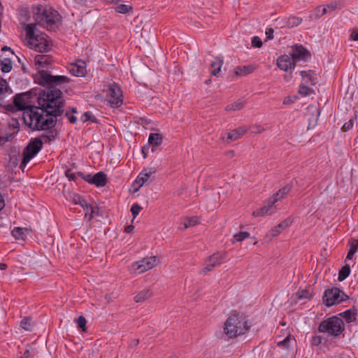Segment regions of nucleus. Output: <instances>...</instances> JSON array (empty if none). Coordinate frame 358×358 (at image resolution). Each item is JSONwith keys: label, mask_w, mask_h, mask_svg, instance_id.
Wrapping results in <instances>:
<instances>
[{"label": "nucleus", "mask_w": 358, "mask_h": 358, "mask_svg": "<svg viewBox=\"0 0 358 358\" xmlns=\"http://www.w3.org/2000/svg\"><path fill=\"white\" fill-rule=\"evenodd\" d=\"M149 149H150V145H145L142 147L141 152H142V154H143L144 158H145L147 157V155L148 153Z\"/></svg>", "instance_id": "052dcab7"}, {"label": "nucleus", "mask_w": 358, "mask_h": 358, "mask_svg": "<svg viewBox=\"0 0 358 358\" xmlns=\"http://www.w3.org/2000/svg\"><path fill=\"white\" fill-rule=\"evenodd\" d=\"M255 68L252 66H244L242 67H237L235 70V74L237 76H245L253 72Z\"/></svg>", "instance_id": "c85d7f7f"}, {"label": "nucleus", "mask_w": 358, "mask_h": 358, "mask_svg": "<svg viewBox=\"0 0 358 358\" xmlns=\"http://www.w3.org/2000/svg\"><path fill=\"white\" fill-rule=\"evenodd\" d=\"M199 223V219L197 217H187L186 221L184 222L183 229H186L188 227H194Z\"/></svg>", "instance_id": "f704fd0d"}, {"label": "nucleus", "mask_w": 358, "mask_h": 358, "mask_svg": "<svg viewBox=\"0 0 358 358\" xmlns=\"http://www.w3.org/2000/svg\"><path fill=\"white\" fill-rule=\"evenodd\" d=\"M326 13H327V8L326 7L318 6L314 11L315 18H319Z\"/></svg>", "instance_id": "37998d69"}, {"label": "nucleus", "mask_w": 358, "mask_h": 358, "mask_svg": "<svg viewBox=\"0 0 358 358\" xmlns=\"http://www.w3.org/2000/svg\"><path fill=\"white\" fill-rule=\"evenodd\" d=\"M152 295V292L149 289H145L140 292H138L134 298V300L136 303H142L145 301L146 299L151 297Z\"/></svg>", "instance_id": "b1692460"}, {"label": "nucleus", "mask_w": 358, "mask_h": 358, "mask_svg": "<svg viewBox=\"0 0 358 358\" xmlns=\"http://www.w3.org/2000/svg\"><path fill=\"white\" fill-rule=\"evenodd\" d=\"M85 211V215H89V220H92L96 210H98L97 206H92L89 204L85 199L82 200L79 204Z\"/></svg>", "instance_id": "5701e85b"}, {"label": "nucleus", "mask_w": 358, "mask_h": 358, "mask_svg": "<svg viewBox=\"0 0 358 358\" xmlns=\"http://www.w3.org/2000/svg\"><path fill=\"white\" fill-rule=\"evenodd\" d=\"M8 127L10 129H16L15 132L10 134V137H13L16 134H17L20 128L19 118L13 117L10 121L8 122Z\"/></svg>", "instance_id": "7c9ffc66"}, {"label": "nucleus", "mask_w": 358, "mask_h": 358, "mask_svg": "<svg viewBox=\"0 0 358 358\" xmlns=\"http://www.w3.org/2000/svg\"><path fill=\"white\" fill-rule=\"evenodd\" d=\"M338 7V3L337 2H331V3L327 5L326 8L327 10L329 9L330 11H333L336 10Z\"/></svg>", "instance_id": "bf43d9fd"}, {"label": "nucleus", "mask_w": 358, "mask_h": 358, "mask_svg": "<svg viewBox=\"0 0 358 358\" xmlns=\"http://www.w3.org/2000/svg\"><path fill=\"white\" fill-rule=\"evenodd\" d=\"M8 90V83L5 80H0V96L4 94Z\"/></svg>", "instance_id": "09e8293b"}, {"label": "nucleus", "mask_w": 358, "mask_h": 358, "mask_svg": "<svg viewBox=\"0 0 358 358\" xmlns=\"http://www.w3.org/2000/svg\"><path fill=\"white\" fill-rule=\"evenodd\" d=\"M292 222V221L291 219H289V218L286 219L278 224V228H281L282 230H284L285 229H286L287 227L290 226Z\"/></svg>", "instance_id": "864d4df0"}, {"label": "nucleus", "mask_w": 358, "mask_h": 358, "mask_svg": "<svg viewBox=\"0 0 358 358\" xmlns=\"http://www.w3.org/2000/svg\"><path fill=\"white\" fill-rule=\"evenodd\" d=\"M25 96H27V93H22V94H17L13 96V104L12 105H8L6 106V110L8 111L14 113L15 110L18 111H23L22 112V120H24V113L27 111L29 109H31V110L34 113H39L37 110L41 109V106L39 105L38 107L33 106H28L27 105L26 101H25Z\"/></svg>", "instance_id": "423d86ee"}, {"label": "nucleus", "mask_w": 358, "mask_h": 358, "mask_svg": "<svg viewBox=\"0 0 358 358\" xmlns=\"http://www.w3.org/2000/svg\"><path fill=\"white\" fill-rule=\"evenodd\" d=\"M81 121L83 122H86L88 120H91L93 122H96V119L94 116L92 115V113L90 111H87L83 114L81 116Z\"/></svg>", "instance_id": "58836bf2"}, {"label": "nucleus", "mask_w": 358, "mask_h": 358, "mask_svg": "<svg viewBox=\"0 0 358 358\" xmlns=\"http://www.w3.org/2000/svg\"><path fill=\"white\" fill-rule=\"evenodd\" d=\"M274 30L272 28H267L266 30V40H271L273 38Z\"/></svg>", "instance_id": "6e6d98bb"}, {"label": "nucleus", "mask_w": 358, "mask_h": 358, "mask_svg": "<svg viewBox=\"0 0 358 358\" xmlns=\"http://www.w3.org/2000/svg\"><path fill=\"white\" fill-rule=\"evenodd\" d=\"M65 176L68 179H76L77 178L80 179H107V175L103 171L98 172L92 176L91 174L85 175L80 171H73L72 169H66L65 171Z\"/></svg>", "instance_id": "9b49d317"}, {"label": "nucleus", "mask_w": 358, "mask_h": 358, "mask_svg": "<svg viewBox=\"0 0 358 358\" xmlns=\"http://www.w3.org/2000/svg\"><path fill=\"white\" fill-rule=\"evenodd\" d=\"M244 105L243 101L239 99L237 101L234 102L231 104L228 105L225 110L227 111H234V110H241Z\"/></svg>", "instance_id": "473e14b6"}, {"label": "nucleus", "mask_w": 358, "mask_h": 358, "mask_svg": "<svg viewBox=\"0 0 358 358\" xmlns=\"http://www.w3.org/2000/svg\"><path fill=\"white\" fill-rule=\"evenodd\" d=\"M292 51L290 53L292 61L299 62V61H306L307 58L310 57L309 52L304 48L302 45H296L292 46Z\"/></svg>", "instance_id": "ddd939ff"}, {"label": "nucleus", "mask_w": 358, "mask_h": 358, "mask_svg": "<svg viewBox=\"0 0 358 358\" xmlns=\"http://www.w3.org/2000/svg\"><path fill=\"white\" fill-rule=\"evenodd\" d=\"M292 59L288 55H282L278 58L277 66L281 70L288 71L289 69H294L296 64L294 62H292Z\"/></svg>", "instance_id": "2eb2a0df"}, {"label": "nucleus", "mask_w": 358, "mask_h": 358, "mask_svg": "<svg viewBox=\"0 0 358 358\" xmlns=\"http://www.w3.org/2000/svg\"><path fill=\"white\" fill-rule=\"evenodd\" d=\"M1 50H2L3 52L8 51V52H9L10 53V55H14V52H13V51L11 50V48H8V47H7V46H3V47L1 48Z\"/></svg>", "instance_id": "774afa93"}, {"label": "nucleus", "mask_w": 358, "mask_h": 358, "mask_svg": "<svg viewBox=\"0 0 358 358\" xmlns=\"http://www.w3.org/2000/svg\"><path fill=\"white\" fill-rule=\"evenodd\" d=\"M350 38L353 41H358V32L352 31L350 35Z\"/></svg>", "instance_id": "69168bd1"}, {"label": "nucleus", "mask_w": 358, "mask_h": 358, "mask_svg": "<svg viewBox=\"0 0 358 358\" xmlns=\"http://www.w3.org/2000/svg\"><path fill=\"white\" fill-rule=\"evenodd\" d=\"M158 262L159 259L156 256L147 257L135 262L133 266L134 270L138 271L141 273L155 267Z\"/></svg>", "instance_id": "1a4fd4ad"}, {"label": "nucleus", "mask_w": 358, "mask_h": 358, "mask_svg": "<svg viewBox=\"0 0 358 358\" xmlns=\"http://www.w3.org/2000/svg\"><path fill=\"white\" fill-rule=\"evenodd\" d=\"M24 30L27 37L31 41V43L34 45L36 51L44 52L50 49L48 42L36 34L37 29L35 24H27Z\"/></svg>", "instance_id": "39448f33"}, {"label": "nucleus", "mask_w": 358, "mask_h": 358, "mask_svg": "<svg viewBox=\"0 0 358 358\" xmlns=\"http://www.w3.org/2000/svg\"><path fill=\"white\" fill-rule=\"evenodd\" d=\"M250 328V323L245 317L233 315L224 323V332L230 338L245 334Z\"/></svg>", "instance_id": "7ed1b4c3"}, {"label": "nucleus", "mask_w": 358, "mask_h": 358, "mask_svg": "<svg viewBox=\"0 0 358 358\" xmlns=\"http://www.w3.org/2000/svg\"><path fill=\"white\" fill-rule=\"evenodd\" d=\"M300 74L301 76V77L303 78V79L305 80L306 79H307V80H306V83H308V82L310 83L311 85H315V78H313L311 75L310 74V73L307 72V71H301L300 72Z\"/></svg>", "instance_id": "ea45409f"}, {"label": "nucleus", "mask_w": 358, "mask_h": 358, "mask_svg": "<svg viewBox=\"0 0 358 358\" xmlns=\"http://www.w3.org/2000/svg\"><path fill=\"white\" fill-rule=\"evenodd\" d=\"M248 237H250V234L247 231L238 232L234 235V238L238 242L242 241Z\"/></svg>", "instance_id": "c03bdc74"}, {"label": "nucleus", "mask_w": 358, "mask_h": 358, "mask_svg": "<svg viewBox=\"0 0 358 358\" xmlns=\"http://www.w3.org/2000/svg\"><path fill=\"white\" fill-rule=\"evenodd\" d=\"M296 295L299 300L309 299L312 297V293L308 289L299 290Z\"/></svg>", "instance_id": "c9c22d12"}, {"label": "nucleus", "mask_w": 358, "mask_h": 358, "mask_svg": "<svg viewBox=\"0 0 358 358\" xmlns=\"http://www.w3.org/2000/svg\"><path fill=\"white\" fill-rule=\"evenodd\" d=\"M52 57L49 55H37L35 56L34 63H35V65L37 66V69L38 70V74L40 76L39 81H38L39 85L44 86L43 85L41 84V73L42 72H44L45 73H47L48 75L50 76V73H48L47 71H45L44 70L41 69V68H43L45 66L50 64L52 63ZM51 76H53L51 75ZM45 86L48 88L47 85H45ZM47 91H48V89L46 90H44L43 94L44 92H47Z\"/></svg>", "instance_id": "9d476101"}, {"label": "nucleus", "mask_w": 358, "mask_h": 358, "mask_svg": "<svg viewBox=\"0 0 358 358\" xmlns=\"http://www.w3.org/2000/svg\"><path fill=\"white\" fill-rule=\"evenodd\" d=\"M222 256L220 253H214L205 262V266L201 271V273L206 274L214 267L221 264Z\"/></svg>", "instance_id": "4468645a"}, {"label": "nucleus", "mask_w": 358, "mask_h": 358, "mask_svg": "<svg viewBox=\"0 0 358 358\" xmlns=\"http://www.w3.org/2000/svg\"><path fill=\"white\" fill-rule=\"evenodd\" d=\"M89 183L95 185L96 187H103L107 184L108 180H87Z\"/></svg>", "instance_id": "5fc2aeb1"}, {"label": "nucleus", "mask_w": 358, "mask_h": 358, "mask_svg": "<svg viewBox=\"0 0 358 358\" xmlns=\"http://www.w3.org/2000/svg\"><path fill=\"white\" fill-rule=\"evenodd\" d=\"M70 72L77 77L85 76L86 73L85 63L83 61H79L74 65H72Z\"/></svg>", "instance_id": "a211bd4d"}, {"label": "nucleus", "mask_w": 358, "mask_h": 358, "mask_svg": "<svg viewBox=\"0 0 358 358\" xmlns=\"http://www.w3.org/2000/svg\"><path fill=\"white\" fill-rule=\"evenodd\" d=\"M20 327L24 330L29 331L31 327L30 318L24 317L20 322Z\"/></svg>", "instance_id": "de8ad7c7"}, {"label": "nucleus", "mask_w": 358, "mask_h": 358, "mask_svg": "<svg viewBox=\"0 0 358 358\" xmlns=\"http://www.w3.org/2000/svg\"><path fill=\"white\" fill-rule=\"evenodd\" d=\"M224 61L219 57H215L210 64L212 70L210 74L214 76H217L221 71V68L223 65Z\"/></svg>", "instance_id": "aec40b11"}, {"label": "nucleus", "mask_w": 358, "mask_h": 358, "mask_svg": "<svg viewBox=\"0 0 358 358\" xmlns=\"http://www.w3.org/2000/svg\"><path fill=\"white\" fill-rule=\"evenodd\" d=\"M138 344H139L138 339H133L129 344V347L130 348H136Z\"/></svg>", "instance_id": "0e129e2a"}, {"label": "nucleus", "mask_w": 358, "mask_h": 358, "mask_svg": "<svg viewBox=\"0 0 358 358\" xmlns=\"http://www.w3.org/2000/svg\"><path fill=\"white\" fill-rule=\"evenodd\" d=\"M348 299L349 296L341 289L334 287L325 290L323 295V303L325 306L329 307L333 305L340 303L342 301H345Z\"/></svg>", "instance_id": "0eeeda50"}, {"label": "nucleus", "mask_w": 358, "mask_h": 358, "mask_svg": "<svg viewBox=\"0 0 358 358\" xmlns=\"http://www.w3.org/2000/svg\"><path fill=\"white\" fill-rule=\"evenodd\" d=\"M291 189V186L287 185L282 188L280 189L272 197L269 198L268 203L271 205H274L278 201L282 199L286 196Z\"/></svg>", "instance_id": "f3484780"}, {"label": "nucleus", "mask_w": 358, "mask_h": 358, "mask_svg": "<svg viewBox=\"0 0 358 358\" xmlns=\"http://www.w3.org/2000/svg\"><path fill=\"white\" fill-rule=\"evenodd\" d=\"M77 323H78V327L79 328H80L82 329V331H86L85 326H86L87 320L84 316H83V315L79 316L78 318L77 319Z\"/></svg>", "instance_id": "a18cd8bd"}, {"label": "nucleus", "mask_w": 358, "mask_h": 358, "mask_svg": "<svg viewBox=\"0 0 358 358\" xmlns=\"http://www.w3.org/2000/svg\"><path fill=\"white\" fill-rule=\"evenodd\" d=\"M295 341L294 339L292 338L290 336H287L283 341H279L278 343V347H283L285 348H289L291 341Z\"/></svg>", "instance_id": "a19ab883"}, {"label": "nucleus", "mask_w": 358, "mask_h": 358, "mask_svg": "<svg viewBox=\"0 0 358 358\" xmlns=\"http://www.w3.org/2000/svg\"><path fill=\"white\" fill-rule=\"evenodd\" d=\"M66 76H51L41 73V84L48 86L47 92L40 94L38 102L42 113H34L31 109L24 113V123L34 131H46L39 137L43 143H48L56 138L57 132L55 129L57 117L64 113V103L61 101L62 91L57 87L69 83Z\"/></svg>", "instance_id": "f257e3e1"}, {"label": "nucleus", "mask_w": 358, "mask_h": 358, "mask_svg": "<svg viewBox=\"0 0 358 358\" xmlns=\"http://www.w3.org/2000/svg\"><path fill=\"white\" fill-rule=\"evenodd\" d=\"M282 231V229L281 228H278V225H277L268 231L266 234V238H268V240H271L273 237L279 235Z\"/></svg>", "instance_id": "4c0bfd02"}, {"label": "nucleus", "mask_w": 358, "mask_h": 358, "mask_svg": "<svg viewBox=\"0 0 358 358\" xmlns=\"http://www.w3.org/2000/svg\"><path fill=\"white\" fill-rule=\"evenodd\" d=\"M322 336L315 335L312 337L310 343L312 345L318 346L322 343Z\"/></svg>", "instance_id": "3c124183"}, {"label": "nucleus", "mask_w": 358, "mask_h": 358, "mask_svg": "<svg viewBox=\"0 0 358 358\" xmlns=\"http://www.w3.org/2000/svg\"><path fill=\"white\" fill-rule=\"evenodd\" d=\"M302 22V18L299 17L292 16L288 18L287 20V25L292 27H297Z\"/></svg>", "instance_id": "e433bc0d"}, {"label": "nucleus", "mask_w": 358, "mask_h": 358, "mask_svg": "<svg viewBox=\"0 0 358 358\" xmlns=\"http://www.w3.org/2000/svg\"><path fill=\"white\" fill-rule=\"evenodd\" d=\"M109 94L110 99V105L113 108H118L122 104V90L120 87L115 83L109 86Z\"/></svg>", "instance_id": "f8f14e48"}, {"label": "nucleus", "mask_w": 358, "mask_h": 358, "mask_svg": "<svg viewBox=\"0 0 358 358\" xmlns=\"http://www.w3.org/2000/svg\"><path fill=\"white\" fill-rule=\"evenodd\" d=\"M141 209L142 208L140 206V205H138L136 203L132 205L131 208V212L134 218L136 217V216L138 215Z\"/></svg>", "instance_id": "49530a36"}, {"label": "nucleus", "mask_w": 358, "mask_h": 358, "mask_svg": "<svg viewBox=\"0 0 358 358\" xmlns=\"http://www.w3.org/2000/svg\"><path fill=\"white\" fill-rule=\"evenodd\" d=\"M252 46L254 48H261L262 46V41L258 36H254L252 38Z\"/></svg>", "instance_id": "8fccbe9b"}, {"label": "nucleus", "mask_w": 358, "mask_h": 358, "mask_svg": "<svg viewBox=\"0 0 358 358\" xmlns=\"http://www.w3.org/2000/svg\"><path fill=\"white\" fill-rule=\"evenodd\" d=\"M355 254V252H354L353 251L348 250V255L346 257V260H351L353 258V256Z\"/></svg>", "instance_id": "338daca9"}, {"label": "nucleus", "mask_w": 358, "mask_h": 358, "mask_svg": "<svg viewBox=\"0 0 358 358\" xmlns=\"http://www.w3.org/2000/svg\"><path fill=\"white\" fill-rule=\"evenodd\" d=\"M163 136L159 133H151L148 138V145L152 146V152H154V148L162 143Z\"/></svg>", "instance_id": "412c9836"}, {"label": "nucleus", "mask_w": 358, "mask_h": 358, "mask_svg": "<svg viewBox=\"0 0 358 358\" xmlns=\"http://www.w3.org/2000/svg\"><path fill=\"white\" fill-rule=\"evenodd\" d=\"M156 172L155 169L150 168L143 170L137 176L136 179H146L148 178H155V173Z\"/></svg>", "instance_id": "cd10ccee"}, {"label": "nucleus", "mask_w": 358, "mask_h": 358, "mask_svg": "<svg viewBox=\"0 0 358 358\" xmlns=\"http://www.w3.org/2000/svg\"><path fill=\"white\" fill-rule=\"evenodd\" d=\"M353 124H354V120L353 119H350L349 121L346 122L343 127H342V130L343 131H349L350 129H351L353 127Z\"/></svg>", "instance_id": "603ef678"}, {"label": "nucleus", "mask_w": 358, "mask_h": 358, "mask_svg": "<svg viewBox=\"0 0 358 358\" xmlns=\"http://www.w3.org/2000/svg\"><path fill=\"white\" fill-rule=\"evenodd\" d=\"M32 12L36 23L47 29L53 30L61 24L62 16L52 8L43 5L34 6Z\"/></svg>", "instance_id": "f03ea898"}, {"label": "nucleus", "mask_w": 358, "mask_h": 358, "mask_svg": "<svg viewBox=\"0 0 358 358\" xmlns=\"http://www.w3.org/2000/svg\"><path fill=\"white\" fill-rule=\"evenodd\" d=\"M273 205H271L268 202L266 206H264L259 209L253 211L252 215L254 217H261L264 216L266 215H271L273 213L274 210L273 208Z\"/></svg>", "instance_id": "4be33fe9"}, {"label": "nucleus", "mask_w": 358, "mask_h": 358, "mask_svg": "<svg viewBox=\"0 0 358 358\" xmlns=\"http://www.w3.org/2000/svg\"><path fill=\"white\" fill-rule=\"evenodd\" d=\"M63 194L67 200L72 201L74 204H80L84 199L76 192L71 191L67 184L64 185Z\"/></svg>", "instance_id": "dca6fc26"}, {"label": "nucleus", "mask_w": 358, "mask_h": 358, "mask_svg": "<svg viewBox=\"0 0 358 358\" xmlns=\"http://www.w3.org/2000/svg\"><path fill=\"white\" fill-rule=\"evenodd\" d=\"M12 137H10V134L6 136H0V146L3 145L6 142L9 141Z\"/></svg>", "instance_id": "680f3d73"}, {"label": "nucleus", "mask_w": 358, "mask_h": 358, "mask_svg": "<svg viewBox=\"0 0 358 358\" xmlns=\"http://www.w3.org/2000/svg\"><path fill=\"white\" fill-rule=\"evenodd\" d=\"M357 250H358V239L353 241V242L350 244L349 250L353 251L354 252L356 253Z\"/></svg>", "instance_id": "4d7b16f0"}, {"label": "nucleus", "mask_w": 358, "mask_h": 358, "mask_svg": "<svg viewBox=\"0 0 358 358\" xmlns=\"http://www.w3.org/2000/svg\"><path fill=\"white\" fill-rule=\"evenodd\" d=\"M317 330L320 333L327 334L329 336L338 337L345 330V324L342 319L332 316L322 321Z\"/></svg>", "instance_id": "20e7f679"}, {"label": "nucleus", "mask_w": 358, "mask_h": 358, "mask_svg": "<svg viewBox=\"0 0 358 358\" xmlns=\"http://www.w3.org/2000/svg\"><path fill=\"white\" fill-rule=\"evenodd\" d=\"M27 232L28 229L27 228L15 227L11 231V234L16 240H24Z\"/></svg>", "instance_id": "393cba45"}, {"label": "nucleus", "mask_w": 358, "mask_h": 358, "mask_svg": "<svg viewBox=\"0 0 358 358\" xmlns=\"http://www.w3.org/2000/svg\"><path fill=\"white\" fill-rule=\"evenodd\" d=\"M132 9H133V8L131 6L122 4V3H120L117 5H116V6L115 7V10L117 13H122V14L128 13L129 12L132 10Z\"/></svg>", "instance_id": "72a5a7b5"}, {"label": "nucleus", "mask_w": 358, "mask_h": 358, "mask_svg": "<svg viewBox=\"0 0 358 358\" xmlns=\"http://www.w3.org/2000/svg\"><path fill=\"white\" fill-rule=\"evenodd\" d=\"M43 148V141L40 138L31 139L24 151L22 164H26L32 159Z\"/></svg>", "instance_id": "6e6552de"}, {"label": "nucleus", "mask_w": 358, "mask_h": 358, "mask_svg": "<svg viewBox=\"0 0 358 358\" xmlns=\"http://www.w3.org/2000/svg\"><path fill=\"white\" fill-rule=\"evenodd\" d=\"M350 273V267L348 264H345L339 271L338 280L341 282L344 280L345 278H347L349 276Z\"/></svg>", "instance_id": "c756f323"}, {"label": "nucleus", "mask_w": 358, "mask_h": 358, "mask_svg": "<svg viewBox=\"0 0 358 358\" xmlns=\"http://www.w3.org/2000/svg\"><path fill=\"white\" fill-rule=\"evenodd\" d=\"M356 310L354 309V310H352V309H348L341 313L339 314V315L342 317H343L346 322L348 323H350L352 322H354L356 320V317H355V315H356Z\"/></svg>", "instance_id": "a878e982"}, {"label": "nucleus", "mask_w": 358, "mask_h": 358, "mask_svg": "<svg viewBox=\"0 0 358 358\" xmlns=\"http://www.w3.org/2000/svg\"><path fill=\"white\" fill-rule=\"evenodd\" d=\"M134 231V227L132 224L125 227L124 231L128 234H132Z\"/></svg>", "instance_id": "e2e57ef3"}, {"label": "nucleus", "mask_w": 358, "mask_h": 358, "mask_svg": "<svg viewBox=\"0 0 358 358\" xmlns=\"http://www.w3.org/2000/svg\"><path fill=\"white\" fill-rule=\"evenodd\" d=\"M1 69L3 73H9L13 68L11 59L3 57L0 59Z\"/></svg>", "instance_id": "bb28decb"}, {"label": "nucleus", "mask_w": 358, "mask_h": 358, "mask_svg": "<svg viewBox=\"0 0 358 358\" xmlns=\"http://www.w3.org/2000/svg\"><path fill=\"white\" fill-rule=\"evenodd\" d=\"M147 181L148 180H134L131 186L129 189V193L134 194L137 192L139 190V189L142 187Z\"/></svg>", "instance_id": "2f4dec72"}, {"label": "nucleus", "mask_w": 358, "mask_h": 358, "mask_svg": "<svg viewBox=\"0 0 358 358\" xmlns=\"http://www.w3.org/2000/svg\"><path fill=\"white\" fill-rule=\"evenodd\" d=\"M65 116L69 119V122L74 124L77 121V117L73 115H71L69 112H66Z\"/></svg>", "instance_id": "13d9d810"}, {"label": "nucleus", "mask_w": 358, "mask_h": 358, "mask_svg": "<svg viewBox=\"0 0 358 358\" xmlns=\"http://www.w3.org/2000/svg\"><path fill=\"white\" fill-rule=\"evenodd\" d=\"M247 130L248 129L246 127H240L233 129L228 133L227 139L230 141H236L243 136Z\"/></svg>", "instance_id": "6ab92c4d"}, {"label": "nucleus", "mask_w": 358, "mask_h": 358, "mask_svg": "<svg viewBox=\"0 0 358 358\" xmlns=\"http://www.w3.org/2000/svg\"><path fill=\"white\" fill-rule=\"evenodd\" d=\"M313 92L314 91L311 88L304 85H301L299 86V93L301 94L303 96L309 95L310 94L313 93Z\"/></svg>", "instance_id": "79ce46f5"}]
</instances>
